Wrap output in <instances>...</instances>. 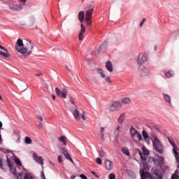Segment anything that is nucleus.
<instances>
[{
    "label": "nucleus",
    "mask_w": 179,
    "mask_h": 179,
    "mask_svg": "<svg viewBox=\"0 0 179 179\" xmlns=\"http://www.w3.org/2000/svg\"><path fill=\"white\" fill-rule=\"evenodd\" d=\"M0 50H1V51H0V55L5 57V58H9V57H10V55L8 52V50H6L5 47L2 46L1 45H0ZM3 51H4V52Z\"/></svg>",
    "instance_id": "1a4fd4ad"
},
{
    "label": "nucleus",
    "mask_w": 179,
    "mask_h": 179,
    "mask_svg": "<svg viewBox=\"0 0 179 179\" xmlns=\"http://www.w3.org/2000/svg\"><path fill=\"white\" fill-rule=\"evenodd\" d=\"M154 140L152 141V145L157 152L158 153H163V150H164V146H163V144L160 141H159V138H157V136L154 135Z\"/></svg>",
    "instance_id": "f03ea898"
},
{
    "label": "nucleus",
    "mask_w": 179,
    "mask_h": 179,
    "mask_svg": "<svg viewBox=\"0 0 179 179\" xmlns=\"http://www.w3.org/2000/svg\"><path fill=\"white\" fill-rule=\"evenodd\" d=\"M0 50H1V51H0V55L5 57V58H9V57H10V55L8 52V50H6L5 47L2 46L1 45H0ZM3 51H4V52Z\"/></svg>",
    "instance_id": "9d476101"
},
{
    "label": "nucleus",
    "mask_w": 179,
    "mask_h": 179,
    "mask_svg": "<svg viewBox=\"0 0 179 179\" xmlns=\"http://www.w3.org/2000/svg\"><path fill=\"white\" fill-rule=\"evenodd\" d=\"M15 48L17 52L22 54L24 57H27L28 55H31V52H33L34 45L31 43V41H27L26 44H24L23 43V41L22 39H17Z\"/></svg>",
    "instance_id": "f257e3e1"
},
{
    "label": "nucleus",
    "mask_w": 179,
    "mask_h": 179,
    "mask_svg": "<svg viewBox=\"0 0 179 179\" xmlns=\"http://www.w3.org/2000/svg\"><path fill=\"white\" fill-rule=\"evenodd\" d=\"M52 99H53V100H55V95L52 94Z\"/></svg>",
    "instance_id": "bf43d9fd"
},
{
    "label": "nucleus",
    "mask_w": 179,
    "mask_h": 179,
    "mask_svg": "<svg viewBox=\"0 0 179 179\" xmlns=\"http://www.w3.org/2000/svg\"><path fill=\"white\" fill-rule=\"evenodd\" d=\"M55 93L57 96H59V97H61L62 99H66V96H68V91L66 90L61 91L58 87L55 88Z\"/></svg>",
    "instance_id": "423d86ee"
},
{
    "label": "nucleus",
    "mask_w": 179,
    "mask_h": 179,
    "mask_svg": "<svg viewBox=\"0 0 179 179\" xmlns=\"http://www.w3.org/2000/svg\"><path fill=\"white\" fill-rule=\"evenodd\" d=\"M15 164H17V166H20V167H22V162H20V159H19V158H16L15 159Z\"/></svg>",
    "instance_id": "2f4dec72"
},
{
    "label": "nucleus",
    "mask_w": 179,
    "mask_h": 179,
    "mask_svg": "<svg viewBox=\"0 0 179 179\" xmlns=\"http://www.w3.org/2000/svg\"><path fill=\"white\" fill-rule=\"evenodd\" d=\"M37 127L38 128V129H42L43 128V123L41 122L37 124Z\"/></svg>",
    "instance_id": "c03bdc74"
},
{
    "label": "nucleus",
    "mask_w": 179,
    "mask_h": 179,
    "mask_svg": "<svg viewBox=\"0 0 179 179\" xmlns=\"http://www.w3.org/2000/svg\"><path fill=\"white\" fill-rule=\"evenodd\" d=\"M120 132H122V126L117 125L114 131L115 136H118Z\"/></svg>",
    "instance_id": "2eb2a0df"
},
{
    "label": "nucleus",
    "mask_w": 179,
    "mask_h": 179,
    "mask_svg": "<svg viewBox=\"0 0 179 179\" xmlns=\"http://www.w3.org/2000/svg\"><path fill=\"white\" fill-rule=\"evenodd\" d=\"M105 164L106 170H113V162L110 160H106Z\"/></svg>",
    "instance_id": "dca6fc26"
},
{
    "label": "nucleus",
    "mask_w": 179,
    "mask_h": 179,
    "mask_svg": "<svg viewBox=\"0 0 179 179\" xmlns=\"http://www.w3.org/2000/svg\"><path fill=\"white\" fill-rule=\"evenodd\" d=\"M152 159V162H153L155 166H159V159H156L155 158H151Z\"/></svg>",
    "instance_id": "e433bc0d"
},
{
    "label": "nucleus",
    "mask_w": 179,
    "mask_h": 179,
    "mask_svg": "<svg viewBox=\"0 0 179 179\" xmlns=\"http://www.w3.org/2000/svg\"><path fill=\"white\" fill-rule=\"evenodd\" d=\"M138 151L139 155H140V156H141V160H143V162H145V160H146V157H147L148 155H146L145 154L142 153V152H141L139 150H138Z\"/></svg>",
    "instance_id": "cd10ccee"
},
{
    "label": "nucleus",
    "mask_w": 179,
    "mask_h": 179,
    "mask_svg": "<svg viewBox=\"0 0 179 179\" xmlns=\"http://www.w3.org/2000/svg\"><path fill=\"white\" fill-rule=\"evenodd\" d=\"M99 153L101 157H106V155H107V153H106V152H104L103 150H100Z\"/></svg>",
    "instance_id": "72a5a7b5"
},
{
    "label": "nucleus",
    "mask_w": 179,
    "mask_h": 179,
    "mask_svg": "<svg viewBox=\"0 0 179 179\" xmlns=\"http://www.w3.org/2000/svg\"><path fill=\"white\" fill-rule=\"evenodd\" d=\"M146 61H148V56H146L143 53H141L138 55L137 59L138 65H143V63L146 62Z\"/></svg>",
    "instance_id": "0eeeda50"
},
{
    "label": "nucleus",
    "mask_w": 179,
    "mask_h": 179,
    "mask_svg": "<svg viewBox=\"0 0 179 179\" xmlns=\"http://www.w3.org/2000/svg\"><path fill=\"white\" fill-rule=\"evenodd\" d=\"M85 22L87 26H90L92 24V18H85Z\"/></svg>",
    "instance_id": "c9c22d12"
},
{
    "label": "nucleus",
    "mask_w": 179,
    "mask_h": 179,
    "mask_svg": "<svg viewBox=\"0 0 179 179\" xmlns=\"http://www.w3.org/2000/svg\"><path fill=\"white\" fill-rule=\"evenodd\" d=\"M145 22H146V18H143L140 24L141 27H142V26H143V24H145Z\"/></svg>",
    "instance_id": "a18cd8bd"
},
{
    "label": "nucleus",
    "mask_w": 179,
    "mask_h": 179,
    "mask_svg": "<svg viewBox=\"0 0 179 179\" xmlns=\"http://www.w3.org/2000/svg\"><path fill=\"white\" fill-rule=\"evenodd\" d=\"M80 27L81 29L78 36V39L80 41H82L83 40V34H85V32L86 31V27H85V25H83V24H81Z\"/></svg>",
    "instance_id": "f8f14e48"
},
{
    "label": "nucleus",
    "mask_w": 179,
    "mask_h": 179,
    "mask_svg": "<svg viewBox=\"0 0 179 179\" xmlns=\"http://www.w3.org/2000/svg\"><path fill=\"white\" fill-rule=\"evenodd\" d=\"M167 139L169 142V143H171V145H172L173 149V152L175 155V157H176V160L178 163V169H179V153L178 152H177V149H178V148L177 147V145H176V144H174V142L171 141V140H170V137H167Z\"/></svg>",
    "instance_id": "20e7f679"
},
{
    "label": "nucleus",
    "mask_w": 179,
    "mask_h": 179,
    "mask_svg": "<svg viewBox=\"0 0 179 179\" xmlns=\"http://www.w3.org/2000/svg\"><path fill=\"white\" fill-rule=\"evenodd\" d=\"M0 128H2V122L0 121Z\"/></svg>",
    "instance_id": "680f3d73"
},
{
    "label": "nucleus",
    "mask_w": 179,
    "mask_h": 179,
    "mask_svg": "<svg viewBox=\"0 0 179 179\" xmlns=\"http://www.w3.org/2000/svg\"><path fill=\"white\" fill-rule=\"evenodd\" d=\"M175 173L176 174H178L179 173L178 170H176Z\"/></svg>",
    "instance_id": "0e129e2a"
},
{
    "label": "nucleus",
    "mask_w": 179,
    "mask_h": 179,
    "mask_svg": "<svg viewBox=\"0 0 179 179\" xmlns=\"http://www.w3.org/2000/svg\"><path fill=\"white\" fill-rule=\"evenodd\" d=\"M80 177L82 179H87V176H85V174H80Z\"/></svg>",
    "instance_id": "09e8293b"
},
{
    "label": "nucleus",
    "mask_w": 179,
    "mask_h": 179,
    "mask_svg": "<svg viewBox=\"0 0 179 179\" xmlns=\"http://www.w3.org/2000/svg\"><path fill=\"white\" fill-rule=\"evenodd\" d=\"M92 174H93V176H95V177H96V178H99V176L96 175V172L94 171H91Z\"/></svg>",
    "instance_id": "3c124183"
},
{
    "label": "nucleus",
    "mask_w": 179,
    "mask_h": 179,
    "mask_svg": "<svg viewBox=\"0 0 179 179\" xmlns=\"http://www.w3.org/2000/svg\"><path fill=\"white\" fill-rule=\"evenodd\" d=\"M21 2H23V3H26V0H21Z\"/></svg>",
    "instance_id": "052dcab7"
},
{
    "label": "nucleus",
    "mask_w": 179,
    "mask_h": 179,
    "mask_svg": "<svg viewBox=\"0 0 179 179\" xmlns=\"http://www.w3.org/2000/svg\"><path fill=\"white\" fill-rule=\"evenodd\" d=\"M25 143H27V145H30V143H31V138H30V137H26Z\"/></svg>",
    "instance_id": "473e14b6"
},
{
    "label": "nucleus",
    "mask_w": 179,
    "mask_h": 179,
    "mask_svg": "<svg viewBox=\"0 0 179 179\" xmlns=\"http://www.w3.org/2000/svg\"><path fill=\"white\" fill-rule=\"evenodd\" d=\"M121 101L123 104H129L131 103V98L124 97L121 99Z\"/></svg>",
    "instance_id": "aec40b11"
},
{
    "label": "nucleus",
    "mask_w": 179,
    "mask_h": 179,
    "mask_svg": "<svg viewBox=\"0 0 179 179\" xmlns=\"http://www.w3.org/2000/svg\"><path fill=\"white\" fill-rule=\"evenodd\" d=\"M58 162H59V163H62V156L59 155V156L58 157Z\"/></svg>",
    "instance_id": "8fccbe9b"
},
{
    "label": "nucleus",
    "mask_w": 179,
    "mask_h": 179,
    "mask_svg": "<svg viewBox=\"0 0 179 179\" xmlns=\"http://www.w3.org/2000/svg\"><path fill=\"white\" fill-rule=\"evenodd\" d=\"M108 178L109 179H115V174L114 173H110L108 175Z\"/></svg>",
    "instance_id": "ea45409f"
},
{
    "label": "nucleus",
    "mask_w": 179,
    "mask_h": 179,
    "mask_svg": "<svg viewBox=\"0 0 179 179\" xmlns=\"http://www.w3.org/2000/svg\"><path fill=\"white\" fill-rule=\"evenodd\" d=\"M36 76H43V74H41V73L36 74Z\"/></svg>",
    "instance_id": "6e6d98bb"
},
{
    "label": "nucleus",
    "mask_w": 179,
    "mask_h": 179,
    "mask_svg": "<svg viewBox=\"0 0 179 179\" xmlns=\"http://www.w3.org/2000/svg\"><path fill=\"white\" fill-rule=\"evenodd\" d=\"M69 101H70V103H71V104H73V106H75V99H73V97L70 96Z\"/></svg>",
    "instance_id": "4c0bfd02"
},
{
    "label": "nucleus",
    "mask_w": 179,
    "mask_h": 179,
    "mask_svg": "<svg viewBox=\"0 0 179 179\" xmlns=\"http://www.w3.org/2000/svg\"><path fill=\"white\" fill-rule=\"evenodd\" d=\"M60 150L62 153L64 155V156H65L66 159H67V160L71 159V155H69V153H68V151H66L65 148H62Z\"/></svg>",
    "instance_id": "ddd939ff"
},
{
    "label": "nucleus",
    "mask_w": 179,
    "mask_h": 179,
    "mask_svg": "<svg viewBox=\"0 0 179 179\" xmlns=\"http://www.w3.org/2000/svg\"><path fill=\"white\" fill-rule=\"evenodd\" d=\"M142 134L144 139H148V138H149V135L145 130L143 131Z\"/></svg>",
    "instance_id": "f704fd0d"
},
{
    "label": "nucleus",
    "mask_w": 179,
    "mask_h": 179,
    "mask_svg": "<svg viewBox=\"0 0 179 179\" xmlns=\"http://www.w3.org/2000/svg\"><path fill=\"white\" fill-rule=\"evenodd\" d=\"M96 162L98 164H103V162L101 161V159H100V158H96Z\"/></svg>",
    "instance_id": "a19ab883"
},
{
    "label": "nucleus",
    "mask_w": 179,
    "mask_h": 179,
    "mask_svg": "<svg viewBox=\"0 0 179 179\" xmlns=\"http://www.w3.org/2000/svg\"><path fill=\"white\" fill-rule=\"evenodd\" d=\"M171 178L172 179H179V176H178V175H177V173H174L173 175H172Z\"/></svg>",
    "instance_id": "79ce46f5"
},
{
    "label": "nucleus",
    "mask_w": 179,
    "mask_h": 179,
    "mask_svg": "<svg viewBox=\"0 0 179 179\" xmlns=\"http://www.w3.org/2000/svg\"><path fill=\"white\" fill-rule=\"evenodd\" d=\"M132 139H136L138 141V142H141V141L143 140L142 138V134L139 133V131L137 132L135 135H134L132 137Z\"/></svg>",
    "instance_id": "a211bd4d"
},
{
    "label": "nucleus",
    "mask_w": 179,
    "mask_h": 179,
    "mask_svg": "<svg viewBox=\"0 0 179 179\" xmlns=\"http://www.w3.org/2000/svg\"><path fill=\"white\" fill-rule=\"evenodd\" d=\"M106 129H104V127H101L100 132H101V139H104V132H105Z\"/></svg>",
    "instance_id": "7c9ffc66"
},
{
    "label": "nucleus",
    "mask_w": 179,
    "mask_h": 179,
    "mask_svg": "<svg viewBox=\"0 0 179 179\" xmlns=\"http://www.w3.org/2000/svg\"><path fill=\"white\" fill-rule=\"evenodd\" d=\"M0 100H2V96L0 95Z\"/></svg>",
    "instance_id": "69168bd1"
},
{
    "label": "nucleus",
    "mask_w": 179,
    "mask_h": 179,
    "mask_svg": "<svg viewBox=\"0 0 179 179\" xmlns=\"http://www.w3.org/2000/svg\"><path fill=\"white\" fill-rule=\"evenodd\" d=\"M66 69H68V71H69V72H71V69L68 68V66H66Z\"/></svg>",
    "instance_id": "e2e57ef3"
},
{
    "label": "nucleus",
    "mask_w": 179,
    "mask_h": 179,
    "mask_svg": "<svg viewBox=\"0 0 179 179\" xmlns=\"http://www.w3.org/2000/svg\"><path fill=\"white\" fill-rule=\"evenodd\" d=\"M0 139H1V134H0Z\"/></svg>",
    "instance_id": "774afa93"
},
{
    "label": "nucleus",
    "mask_w": 179,
    "mask_h": 179,
    "mask_svg": "<svg viewBox=\"0 0 179 179\" xmlns=\"http://www.w3.org/2000/svg\"><path fill=\"white\" fill-rule=\"evenodd\" d=\"M158 163L159 167H163V164H164V158L163 157H158Z\"/></svg>",
    "instance_id": "5701e85b"
},
{
    "label": "nucleus",
    "mask_w": 179,
    "mask_h": 179,
    "mask_svg": "<svg viewBox=\"0 0 179 179\" xmlns=\"http://www.w3.org/2000/svg\"><path fill=\"white\" fill-rule=\"evenodd\" d=\"M97 72L98 73H99V75H101V77L102 78V79H103L106 83H107L108 85H111V78L106 75V72L103 71V69H97Z\"/></svg>",
    "instance_id": "39448f33"
},
{
    "label": "nucleus",
    "mask_w": 179,
    "mask_h": 179,
    "mask_svg": "<svg viewBox=\"0 0 179 179\" xmlns=\"http://www.w3.org/2000/svg\"><path fill=\"white\" fill-rule=\"evenodd\" d=\"M152 73V71H150V69L144 67L141 69V74L142 76H149Z\"/></svg>",
    "instance_id": "9b49d317"
},
{
    "label": "nucleus",
    "mask_w": 179,
    "mask_h": 179,
    "mask_svg": "<svg viewBox=\"0 0 179 179\" xmlns=\"http://www.w3.org/2000/svg\"><path fill=\"white\" fill-rule=\"evenodd\" d=\"M138 131V130H136V129H134V127H131L130 129V134H131V136L133 137L134 135H135L136 134H137Z\"/></svg>",
    "instance_id": "c85d7f7f"
},
{
    "label": "nucleus",
    "mask_w": 179,
    "mask_h": 179,
    "mask_svg": "<svg viewBox=\"0 0 179 179\" xmlns=\"http://www.w3.org/2000/svg\"><path fill=\"white\" fill-rule=\"evenodd\" d=\"M33 159L36 162V163H38V164H41L43 166L44 164V159L42 157H38L36 152L33 154Z\"/></svg>",
    "instance_id": "6e6552de"
},
{
    "label": "nucleus",
    "mask_w": 179,
    "mask_h": 179,
    "mask_svg": "<svg viewBox=\"0 0 179 179\" xmlns=\"http://www.w3.org/2000/svg\"><path fill=\"white\" fill-rule=\"evenodd\" d=\"M69 160H70L71 162L73 163V164L75 163V162H73V160L72 159V157L70 159H69Z\"/></svg>",
    "instance_id": "13d9d810"
},
{
    "label": "nucleus",
    "mask_w": 179,
    "mask_h": 179,
    "mask_svg": "<svg viewBox=\"0 0 179 179\" xmlns=\"http://www.w3.org/2000/svg\"><path fill=\"white\" fill-rule=\"evenodd\" d=\"M3 52H5V51H3V50H1Z\"/></svg>",
    "instance_id": "338daca9"
},
{
    "label": "nucleus",
    "mask_w": 179,
    "mask_h": 179,
    "mask_svg": "<svg viewBox=\"0 0 179 179\" xmlns=\"http://www.w3.org/2000/svg\"><path fill=\"white\" fill-rule=\"evenodd\" d=\"M42 178L43 179H46L45 178V175H44V172H42Z\"/></svg>",
    "instance_id": "5fc2aeb1"
},
{
    "label": "nucleus",
    "mask_w": 179,
    "mask_h": 179,
    "mask_svg": "<svg viewBox=\"0 0 179 179\" xmlns=\"http://www.w3.org/2000/svg\"><path fill=\"white\" fill-rule=\"evenodd\" d=\"M22 86L24 87V90H26V89H27V85H26V83H23Z\"/></svg>",
    "instance_id": "603ef678"
},
{
    "label": "nucleus",
    "mask_w": 179,
    "mask_h": 179,
    "mask_svg": "<svg viewBox=\"0 0 179 179\" xmlns=\"http://www.w3.org/2000/svg\"><path fill=\"white\" fill-rule=\"evenodd\" d=\"M0 169H3V162L0 159Z\"/></svg>",
    "instance_id": "de8ad7c7"
},
{
    "label": "nucleus",
    "mask_w": 179,
    "mask_h": 179,
    "mask_svg": "<svg viewBox=\"0 0 179 179\" xmlns=\"http://www.w3.org/2000/svg\"><path fill=\"white\" fill-rule=\"evenodd\" d=\"M125 121V113H122L117 118L118 124H122Z\"/></svg>",
    "instance_id": "6ab92c4d"
},
{
    "label": "nucleus",
    "mask_w": 179,
    "mask_h": 179,
    "mask_svg": "<svg viewBox=\"0 0 179 179\" xmlns=\"http://www.w3.org/2000/svg\"><path fill=\"white\" fill-rule=\"evenodd\" d=\"M93 12H94V10L93 8H91V9L87 10L85 18L92 19V15H93Z\"/></svg>",
    "instance_id": "f3484780"
},
{
    "label": "nucleus",
    "mask_w": 179,
    "mask_h": 179,
    "mask_svg": "<svg viewBox=\"0 0 179 179\" xmlns=\"http://www.w3.org/2000/svg\"><path fill=\"white\" fill-rule=\"evenodd\" d=\"M81 118L82 120H83V121H86V115H85V112L83 113V115H81Z\"/></svg>",
    "instance_id": "49530a36"
},
{
    "label": "nucleus",
    "mask_w": 179,
    "mask_h": 179,
    "mask_svg": "<svg viewBox=\"0 0 179 179\" xmlns=\"http://www.w3.org/2000/svg\"><path fill=\"white\" fill-rule=\"evenodd\" d=\"M122 153L126 155V156H129V150H128L127 148H122Z\"/></svg>",
    "instance_id": "c756f323"
},
{
    "label": "nucleus",
    "mask_w": 179,
    "mask_h": 179,
    "mask_svg": "<svg viewBox=\"0 0 179 179\" xmlns=\"http://www.w3.org/2000/svg\"><path fill=\"white\" fill-rule=\"evenodd\" d=\"M78 19L80 22H83L85 20V12L84 11H80L78 14Z\"/></svg>",
    "instance_id": "412c9836"
},
{
    "label": "nucleus",
    "mask_w": 179,
    "mask_h": 179,
    "mask_svg": "<svg viewBox=\"0 0 179 179\" xmlns=\"http://www.w3.org/2000/svg\"><path fill=\"white\" fill-rule=\"evenodd\" d=\"M106 68L109 72H113L114 71V68L113 67V64L111 62H107L106 63Z\"/></svg>",
    "instance_id": "4468645a"
},
{
    "label": "nucleus",
    "mask_w": 179,
    "mask_h": 179,
    "mask_svg": "<svg viewBox=\"0 0 179 179\" xmlns=\"http://www.w3.org/2000/svg\"><path fill=\"white\" fill-rule=\"evenodd\" d=\"M73 115L76 120H80V115H79V110H78V109L74 110Z\"/></svg>",
    "instance_id": "b1692460"
},
{
    "label": "nucleus",
    "mask_w": 179,
    "mask_h": 179,
    "mask_svg": "<svg viewBox=\"0 0 179 179\" xmlns=\"http://www.w3.org/2000/svg\"><path fill=\"white\" fill-rule=\"evenodd\" d=\"M165 76L168 78H173L174 76V72L173 71H169L165 73Z\"/></svg>",
    "instance_id": "a878e982"
},
{
    "label": "nucleus",
    "mask_w": 179,
    "mask_h": 179,
    "mask_svg": "<svg viewBox=\"0 0 179 179\" xmlns=\"http://www.w3.org/2000/svg\"><path fill=\"white\" fill-rule=\"evenodd\" d=\"M10 9H11L12 10H17V8H15V7H12V6H10Z\"/></svg>",
    "instance_id": "864d4df0"
},
{
    "label": "nucleus",
    "mask_w": 179,
    "mask_h": 179,
    "mask_svg": "<svg viewBox=\"0 0 179 179\" xmlns=\"http://www.w3.org/2000/svg\"><path fill=\"white\" fill-rule=\"evenodd\" d=\"M36 118H38V120H39V121H41V122H43V117H41V115H37Z\"/></svg>",
    "instance_id": "37998d69"
},
{
    "label": "nucleus",
    "mask_w": 179,
    "mask_h": 179,
    "mask_svg": "<svg viewBox=\"0 0 179 179\" xmlns=\"http://www.w3.org/2000/svg\"><path fill=\"white\" fill-rule=\"evenodd\" d=\"M143 152H144L143 155H145L148 156V155H149V150H146V148H145V147L143 148Z\"/></svg>",
    "instance_id": "58836bf2"
},
{
    "label": "nucleus",
    "mask_w": 179,
    "mask_h": 179,
    "mask_svg": "<svg viewBox=\"0 0 179 179\" xmlns=\"http://www.w3.org/2000/svg\"><path fill=\"white\" fill-rule=\"evenodd\" d=\"M122 108V103L118 101H113L108 106V110L110 113H115V111H120Z\"/></svg>",
    "instance_id": "7ed1b4c3"
},
{
    "label": "nucleus",
    "mask_w": 179,
    "mask_h": 179,
    "mask_svg": "<svg viewBox=\"0 0 179 179\" xmlns=\"http://www.w3.org/2000/svg\"><path fill=\"white\" fill-rule=\"evenodd\" d=\"M164 99L166 103H171V98L170 97V95L167 94H163Z\"/></svg>",
    "instance_id": "393cba45"
},
{
    "label": "nucleus",
    "mask_w": 179,
    "mask_h": 179,
    "mask_svg": "<svg viewBox=\"0 0 179 179\" xmlns=\"http://www.w3.org/2000/svg\"><path fill=\"white\" fill-rule=\"evenodd\" d=\"M71 179H75V178H76V176L73 175V176H71Z\"/></svg>",
    "instance_id": "4d7b16f0"
},
{
    "label": "nucleus",
    "mask_w": 179,
    "mask_h": 179,
    "mask_svg": "<svg viewBox=\"0 0 179 179\" xmlns=\"http://www.w3.org/2000/svg\"><path fill=\"white\" fill-rule=\"evenodd\" d=\"M59 141L66 145V137L62 136L59 138Z\"/></svg>",
    "instance_id": "bb28decb"
},
{
    "label": "nucleus",
    "mask_w": 179,
    "mask_h": 179,
    "mask_svg": "<svg viewBox=\"0 0 179 179\" xmlns=\"http://www.w3.org/2000/svg\"><path fill=\"white\" fill-rule=\"evenodd\" d=\"M7 163L8 164L9 169H11L13 174H14V176H16V169H12V164H10V159H7Z\"/></svg>",
    "instance_id": "4be33fe9"
}]
</instances>
